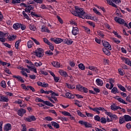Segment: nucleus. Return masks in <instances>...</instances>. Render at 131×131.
<instances>
[{"instance_id":"f257e3e1","label":"nucleus","mask_w":131,"mask_h":131,"mask_svg":"<svg viewBox=\"0 0 131 131\" xmlns=\"http://www.w3.org/2000/svg\"><path fill=\"white\" fill-rule=\"evenodd\" d=\"M43 53H45V51H43L42 48H38L34 52L36 57H38V58H42V57H43Z\"/></svg>"},{"instance_id":"f03ea898","label":"nucleus","mask_w":131,"mask_h":131,"mask_svg":"<svg viewBox=\"0 0 131 131\" xmlns=\"http://www.w3.org/2000/svg\"><path fill=\"white\" fill-rule=\"evenodd\" d=\"M85 12L83 10V8H80L77 6V17H79V18H82L84 16Z\"/></svg>"},{"instance_id":"7ed1b4c3","label":"nucleus","mask_w":131,"mask_h":131,"mask_svg":"<svg viewBox=\"0 0 131 131\" xmlns=\"http://www.w3.org/2000/svg\"><path fill=\"white\" fill-rule=\"evenodd\" d=\"M102 43L104 48H106V49H108V50H109L110 51H111V50H112L111 45H110V44L108 42L102 40Z\"/></svg>"},{"instance_id":"20e7f679","label":"nucleus","mask_w":131,"mask_h":131,"mask_svg":"<svg viewBox=\"0 0 131 131\" xmlns=\"http://www.w3.org/2000/svg\"><path fill=\"white\" fill-rule=\"evenodd\" d=\"M25 113H26V110L23 108H20L17 111L18 115H19V116H21V117H22Z\"/></svg>"},{"instance_id":"39448f33","label":"nucleus","mask_w":131,"mask_h":131,"mask_svg":"<svg viewBox=\"0 0 131 131\" xmlns=\"http://www.w3.org/2000/svg\"><path fill=\"white\" fill-rule=\"evenodd\" d=\"M34 9V7L32 5H28L26 7L25 12L26 13H30V11H32Z\"/></svg>"},{"instance_id":"423d86ee","label":"nucleus","mask_w":131,"mask_h":131,"mask_svg":"<svg viewBox=\"0 0 131 131\" xmlns=\"http://www.w3.org/2000/svg\"><path fill=\"white\" fill-rule=\"evenodd\" d=\"M115 20L116 21V22H118V23H119V24H124V20L117 16L115 17Z\"/></svg>"},{"instance_id":"0eeeda50","label":"nucleus","mask_w":131,"mask_h":131,"mask_svg":"<svg viewBox=\"0 0 131 131\" xmlns=\"http://www.w3.org/2000/svg\"><path fill=\"white\" fill-rule=\"evenodd\" d=\"M79 32V30H78V28L77 27L73 28L72 33L73 34V35H77Z\"/></svg>"},{"instance_id":"6e6552de","label":"nucleus","mask_w":131,"mask_h":131,"mask_svg":"<svg viewBox=\"0 0 131 131\" xmlns=\"http://www.w3.org/2000/svg\"><path fill=\"white\" fill-rule=\"evenodd\" d=\"M12 77H13V78H16V79H17L18 80V81H20V82H23V83H24V82H25L24 80H23V78H22V77L18 75V76H16V75H13L12 76Z\"/></svg>"},{"instance_id":"1a4fd4ad","label":"nucleus","mask_w":131,"mask_h":131,"mask_svg":"<svg viewBox=\"0 0 131 131\" xmlns=\"http://www.w3.org/2000/svg\"><path fill=\"white\" fill-rule=\"evenodd\" d=\"M12 129V126L11 125V124L8 123L7 124L4 128V130L5 131H9L11 130Z\"/></svg>"},{"instance_id":"9d476101","label":"nucleus","mask_w":131,"mask_h":131,"mask_svg":"<svg viewBox=\"0 0 131 131\" xmlns=\"http://www.w3.org/2000/svg\"><path fill=\"white\" fill-rule=\"evenodd\" d=\"M0 102H9V98L7 96H0Z\"/></svg>"},{"instance_id":"9b49d317","label":"nucleus","mask_w":131,"mask_h":131,"mask_svg":"<svg viewBox=\"0 0 131 131\" xmlns=\"http://www.w3.org/2000/svg\"><path fill=\"white\" fill-rule=\"evenodd\" d=\"M51 64L52 66H53V67H55L56 68H60V62L58 61H53Z\"/></svg>"},{"instance_id":"f8f14e48","label":"nucleus","mask_w":131,"mask_h":131,"mask_svg":"<svg viewBox=\"0 0 131 131\" xmlns=\"http://www.w3.org/2000/svg\"><path fill=\"white\" fill-rule=\"evenodd\" d=\"M123 61H124V62L125 63V64H127V65H129V66L131 67V61L129 60V59L126 58H124L123 57L122 58Z\"/></svg>"},{"instance_id":"ddd939ff","label":"nucleus","mask_w":131,"mask_h":131,"mask_svg":"<svg viewBox=\"0 0 131 131\" xmlns=\"http://www.w3.org/2000/svg\"><path fill=\"white\" fill-rule=\"evenodd\" d=\"M102 51L103 53L107 56H110L111 55V53H110V51L108 50L107 48H103Z\"/></svg>"},{"instance_id":"4468645a","label":"nucleus","mask_w":131,"mask_h":131,"mask_svg":"<svg viewBox=\"0 0 131 131\" xmlns=\"http://www.w3.org/2000/svg\"><path fill=\"white\" fill-rule=\"evenodd\" d=\"M21 27V24L15 23L13 25V28L15 30H18Z\"/></svg>"},{"instance_id":"2eb2a0df","label":"nucleus","mask_w":131,"mask_h":131,"mask_svg":"<svg viewBox=\"0 0 131 131\" xmlns=\"http://www.w3.org/2000/svg\"><path fill=\"white\" fill-rule=\"evenodd\" d=\"M66 98H68V99H74V95L70 93H67L66 94Z\"/></svg>"},{"instance_id":"dca6fc26","label":"nucleus","mask_w":131,"mask_h":131,"mask_svg":"<svg viewBox=\"0 0 131 131\" xmlns=\"http://www.w3.org/2000/svg\"><path fill=\"white\" fill-rule=\"evenodd\" d=\"M96 81L97 85L103 86V81L101 79H97Z\"/></svg>"},{"instance_id":"f3484780","label":"nucleus","mask_w":131,"mask_h":131,"mask_svg":"<svg viewBox=\"0 0 131 131\" xmlns=\"http://www.w3.org/2000/svg\"><path fill=\"white\" fill-rule=\"evenodd\" d=\"M51 124L53 126L55 127V128H60V125L56 122L52 121Z\"/></svg>"},{"instance_id":"a211bd4d","label":"nucleus","mask_w":131,"mask_h":131,"mask_svg":"<svg viewBox=\"0 0 131 131\" xmlns=\"http://www.w3.org/2000/svg\"><path fill=\"white\" fill-rule=\"evenodd\" d=\"M59 73H60V75H62L63 76H64V77H67V76H68L67 73L63 70H59Z\"/></svg>"},{"instance_id":"6ab92c4d","label":"nucleus","mask_w":131,"mask_h":131,"mask_svg":"<svg viewBox=\"0 0 131 131\" xmlns=\"http://www.w3.org/2000/svg\"><path fill=\"white\" fill-rule=\"evenodd\" d=\"M124 118L125 119V121H131V117L130 116L125 115L124 116Z\"/></svg>"},{"instance_id":"aec40b11","label":"nucleus","mask_w":131,"mask_h":131,"mask_svg":"<svg viewBox=\"0 0 131 131\" xmlns=\"http://www.w3.org/2000/svg\"><path fill=\"white\" fill-rule=\"evenodd\" d=\"M73 43V41L71 40H68V39H66V41H64V43H66L67 45H68V46H70V45H72Z\"/></svg>"},{"instance_id":"412c9836","label":"nucleus","mask_w":131,"mask_h":131,"mask_svg":"<svg viewBox=\"0 0 131 131\" xmlns=\"http://www.w3.org/2000/svg\"><path fill=\"white\" fill-rule=\"evenodd\" d=\"M111 93H112L113 94H116V93H117V94H119V91H118V89H117V88L114 87L112 90Z\"/></svg>"},{"instance_id":"4be33fe9","label":"nucleus","mask_w":131,"mask_h":131,"mask_svg":"<svg viewBox=\"0 0 131 131\" xmlns=\"http://www.w3.org/2000/svg\"><path fill=\"white\" fill-rule=\"evenodd\" d=\"M88 108H89L90 110H92V111H95V112H96V113L98 114L100 113V111H99L98 110V107H95L94 108H93L91 106H89Z\"/></svg>"},{"instance_id":"5701e85b","label":"nucleus","mask_w":131,"mask_h":131,"mask_svg":"<svg viewBox=\"0 0 131 131\" xmlns=\"http://www.w3.org/2000/svg\"><path fill=\"white\" fill-rule=\"evenodd\" d=\"M117 85L120 91H122V92H126V90L123 86H122V85L118 84Z\"/></svg>"},{"instance_id":"b1692460","label":"nucleus","mask_w":131,"mask_h":131,"mask_svg":"<svg viewBox=\"0 0 131 131\" xmlns=\"http://www.w3.org/2000/svg\"><path fill=\"white\" fill-rule=\"evenodd\" d=\"M63 41V39L59 38H56L54 40V42L55 43H61Z\"/></svg>"},{"instance_id":"393cba45","label":"nucleus","mask_w":131,"mask_h":131,"mask_svg":"<svg viewBox=\"0 0 131 131\" xmlns=\"http://www.w3.org/2000/svg\"><path fill=\"white\" fill-rule=\"evenodd\" d=\"M51 92H52V90H50V91H45L43 90V89H41L40 90V93L41 94H45L46 95H49V94H50V93H51Z\"/></svg>"},{"instance_id":"a878e982","label":"nucleus","mask_w":131,"mask_h":131,"mask_svg":"<svg viewBox=\"0 0 131 131\" xmlns=\"http://www.w3.org/2000/svg\"><path fill=\"white\" fill-rule=\"evenodd\" d=\"M44 104H45V105H47V106H50V107H54V104H52V103H51L49 101H45Z\"/></svg>"},{"instance_id":"bb28decb","label":"nucleus","mask_w":131,"mask_h":131,"mask_svg":"<svg viewBox=\"0 0 131 131\" xmlns=\"http://www.w3.org/2000/svg\"><path fill=\"white\" fill-rule=\"evenodd\" d=\"M28 45V48L29 49H31L32 48V46H33V42L31 40H30L27 43Z\"/></svg>"},{"instance_id":"cd10ccee","label":"nucleus","mask_w":131,"mask_h":131,"mask_svg":"<svg viewBox=\"0 0 131 131\" xmlns=\"http://www.w3.org/2000/svg\"><path fill=\"white\" fill-rule=\"evenodd\" d=\"M117 100L118 101V102H120V103H122V104H125L126 105L127 104V103H126L125 101L123 100L121 98H117Z\"/></svg>"},{"instance_id":"c85d7f7f","label":"nucleus","mask_w":131,"mask_h":131,"mask_svg":"<svg viewBox=\"0 0 131 131\" xmlns=\"http://www.w3.org/2000/svg\"><path fill=\"white\" fill-rule=\"evenodd\" d=\"M77 114H78V115H79V116H80L81 117H83L84 118V117H86L85 115H84L83 114H82V113L80 111H79V110L77 111Z\"/></svg>"},{"instance_id":"c756f323","label":"nucleus","mask_w":131,"mask_h":131,"mask_svg":"<svg viewBox=\"0 0 131 131\" xmlns=\"http://www.w3.org/2000/svg\"><path fill=\"white\" fill-rule=\"evenodd\" d=\"M41 31L42 32H48V33H50V31L49 30V29H47L46 27H42Z\"/></svg>"},{"instance_id":"7c9ffc66","label":"nucleus","mask_w":131,"mask_h":131,"mask_svg":"<svg viewBox=\"0 0 131 131\" xmlns=\"http://www.w3.org/2000/svg\"><path fill=\"white\" fill-rule=\"evenodd\" d=\"M20 42H21V40H18L15 42V47L17 50H19V45L20 44Z\"/></svg>"},{"instance_id":"2f4dec72","label":"nucleus","mask_w":131,"mask_h":131,"mask_svg":"<svg viewBox=\"0 0 131 131\" xmlns=\"http://www.w3.org/2000/svg\"><path fill=\"white\" fill-rule=\"evenodd\" d=\"M75 11H73L72 14L77 17V6H75Z\"/></svg>"},{"instance_id":"473e14b6","label":"nucleus","mask_w":131,"mask_h":131,"mask_svg":"<svg viewBox=\"0 0 131 131\" xmlns=\"http://www.w3.org/2000/svg\"><path fill=\"white\" fill-rule=\"evenodd\" d=\"M78 67L81 70H84L85 69V67L83 63H80L78 64Z\"/></svg>"},{"instance_id":"72a5a7b5","label":"nucleus","mask_w":131,"mask_h":131,"mask_svg":"<svg viewBox=\"0 0 131 131\" xmlns=\"http://www.w3.org/2000/svg\"><path fill=\"white\" fill-rule=\"evenodd\" d=\"M97 34L99 36H101V37H104V36H105V35H104L103 32L100 30L97 31Z\"/></svg>"},{"instance_id":"f704fd0d","label":"nucleus","mask_w":131,"mask_h":131,"mask_svg":"<svg viewBox=\"0 0 131 131\" xmlns=\"http://www.w3.org/2000/svg\"><path fill=\"white\" fill-rule=\"evenodd\" d=\"M61 113L64 115V116H71L70 113L67 111L62 112Z\"/></svg>"},{"instance_id":"c9c22d12","label":"nucleus","mask_w":131,"mask_h":131,"mask_svg":"<svg viewBox=\"0 0 131 131\" xmlns=\"http://www.w3.org/2000/svg\"><path fill=\"white\" fill-rule=\"evenodd\" d=\"M89 69L92 71H95V72H97V68L91 66H89Z\"/></svg>"},{"instance_id":"e433bc0d","label":"nucleus","mask_w":131,"mask_h":131,"mask_svg":"<svg viewBox=\"0 0 131 131\" xmlns=\"http://www.w3.org/2000/svg\"><path fill=\"white\" fill-rule=\"evenodd\" d=\"M11 3L13 5H17V4H20L21 3V0H12Z\"/></svg>"},{"instance_id":"4c0bfd02","label":"nucleus","mask_w":131,"mask_h":131,"mask_svg":"<svg viewBox=\"0 0 131 131\" xmlns=\"http://www.w3.org/2000/svg\"><path fill=\"white\" fill-rule=\"evenodd\" d=\"M83 28L86 33H88V34L91 33V29H89V28H86V27H83Z\"/></svg>"},{"instance_id":"58836bf2","label":"nucleus","mask_w":131,"mask_h":131,"mask_svg":"<svg viewBox=\"0 0 131 131\" xmlns=\"http://www.w3.org/2000/svg\"><path fill=\"white\" fill-rule=\"evenodd\" d=\"M16 36L12 35V36H8V39L10 40V41H11V40H14V39H16Z\"/></svg>"},{"instance_id":"ea45409f","label":"nucleus","mask_w":131,"mask_h":131,"mask_svg":"<svg viewBox=\"0 0 131 131\" xmlns=\"http://www.w3.org/2000/svg\"><path fill=\"white\" fill-rule=\"evenodd\" d=\"M1 85L2 88H3L4 89H6V81L5 80H3L2 81V82H1Z\"/></svg>"},{"instance_id":"a19ab883","label":"nucleus","mask_w":131,"mask_h":131,"mask_svg":"<svg viewBox=\"0 0 131 131\" xmlns=\"http://www.w3.org/2000/svg\"><path fill=\"white\" fill-rule=\"evenodd\" d=\"M29 28L30 30H32L33 31H35V30H36V28L32 25L29 26Z\"/></svg>"},{"instance_id":"79ce46f5","label":"nucleus","mask_w":131,"mask_h":131,"mask_svg":"<svg viewBox=\"0 0 131 131\" xmlns=\"http://www.w3.org/2000/svg\"><path fill=\"white\" fill-rule=\"evenodd\" d=\"M45 54H46V55H49V56H53L54 55V53L52 52L51 50H48L47 51H46Z\"/></svg>"},{"instance_id":"37998d69","label":"nucleus","mask_w":131,"mask_h":131,"mask_svg":"<svg viewBox=\"0 0 131 131\" xmlns=\"http://www.w3.org/2000/svg\"><path fill=\"white\" fill-rule=\"evenodd\" d=\"M30 15L32 16V17H40V15H37L35 12H31L30 13Z\"/></svg>"},{"instance_id":"c03bdc74","label":"nucleus","mask_w":131,"mask_h":131,"mask_svg":"<svg viewBox=\"0 0 131 131\" xmlns=\"http://www.w3.org/2000/svg\"><path fill=\"white\" fill-rule=\"evenodd\" d=\"M125 122V121L124 120V118L123 117H120L119 119V124H122V123H124Z\"/></svg>"},{"instance_id":"a18cd8bd","label":"nucleus","mask_w":131,"mask_h":131,"mask_svg":"<svg viewBox=\"0 0 131 131\" xmlns=\"http://www.w3.org/2000/svg\"><path fill=\"white\" fill-rule=\"evenodd\" d=\"M100 122H101V123H106L107 122V120L104 117H102L100 119Z\"/></svg>"},{"instance_id":"49530a36","label":"nucleus","mask_w":131,"mask_h":131,"mask_svg":"<svg viewBox=\"0 0 131 131\" xmlns=\"http://www.w3.org/2000/svg\"><path fill=\"white\" fill-rule=\"evenodd\" d=\"M82 19H91V16H89V15H86V13L85 12V15H84V16H83Z\"/></svg>"},{"instance_id":"de8ad7c7","label":"nucleus","mask_w":131,"mask_h":131,"mask_svg":"<svg viewBox=\"0 0 131 131\" xmlns=\"http://www.w3.org/2000/svg\"><path fill=\"white\" fill-rule=\"evenodd\" d=\"M56 17H57V18L58 19V21H59V22L61 24H63V23H64V22L63 21V19H62V18H61V17L59 15H57Z\"/></svg>"},{"instance_id":"09e8293b","label":"nucleus","mask_w":131,"mask_h":131,"mask_svg":"<svg viewBox=\"0 0 131 131\" xmlns=\"http://www.w3.org/2000/svg\"><path fill=\"white\" fill-rule=\"evenodd\" d=\"M45 120H47V121H52V120H53V118L49 116L46 117Z\"/></svg>"},{"instance_id":"8fccbe9b","label":"nucleus","mask_w":131,"mask_h":131,"mask_svg":"<svg viewBox=\"0 0 131 131\" xmlns=\"http://www.w3.org/2000/svg\"><path fill=\"white\" fill-rule=\"evenodd\" d=\"M36 102H40L41 103H45V100L37 97L36 98Z\"/></svg>"},{"instance_id":"3c124183","label":"nucleus","mask_w":131,"mask_h":131,"mask_svg":"<svg viewBox=\"0 0 131 131\" xmlns=\"http://www.w3.org/2000/svg\"><path fill=\"white\" fill-rule=\"evenodd\" d=\"M31 39H32V40H33L34 42H35L36 45H38V46H39V45H40V43H39V42L37 41V40L33 38V37H31Z\"/></svg>"},{"instance_id":"603ef678","label":"nucleus","mask_w":131,"mask_h":131,"mask_svg":"<svg viewBox=\"0 0 131 131\" xmlns=\"http://www.w3.org/2000/svg\"><path fill=\"white\" fill-rule=\"evenodd\" d=\"M87 23H88V24H89V25H90V26H93V28H95V27L96 26V25H95V23H94L91 21H88Z\"/></svg>"},{"instance_id":"864d4df0","label":"nucleus","mask_w":131,"mask_h":131,"mask_svg":"<svg viewBox=\"0 0 131 131\" xmlns=\"http://www.w3.org/2000/svg\"><path fill=\"white\" fill-rule=\"evenodd\" d=\"M94 119L95 120H96V121H100L101 118L100 116H99V115H96L94 116Z\"/></svg>"},{"instance_id":"5fc2aeb1","label":"nucleus","mask_w":131,"mask_h":131,"mask_svg":"<svg viewBox=\"0 0 131 131\" xmlns=\"http://www.w3.org/2000/svg\"><path fill=\"white\" fill-rule=\"evenodd\" d=\"M43 41L45 42V43H47V45H51V42L49 41V40L47 39L46 38H43Z\"/></svg>"},{"instance_id":"6e6d98bb","label":"nucleus","mask_w":131,"mask_h":131,"mask_svg":"<svg viewBox=\"0 0 131 131\" xmlns=\"http://www.w3.org/2000/svg\"><path fill=\"white\" fill-rule=\"evenodd\" d=\"M21 88H23L24 90H26V91H29V89H28V88L26 87V85H25L24 84H21Z\"/></svg>"},{"instance_id":"4d7b16f0","label":"nucleus","mask_w":131,"mask_h":131,"mask_svg":"<svg viewBox=\"0 0 131 131\" xmlns=\"http://www.w3.org/2000/svg\"><path fill=\"white\" fill-rule=\"evenodd\" d=\"M93 11H94V13H95V14H97V15H101V13L100 12L98 11V10H97V9H96L95 8H94L93 9Z\"/></svg>"},{"instance_id":"13d9d810","label":"nucleus","mask_w":131,"mask_h":131,"mask_svg":"<svg viewBox=\"0 0 131 131\" xmlns=\"http://www.w3.org/2000/svg\"><path fill=\"white\" fill-rule=\"evenodd\" d=\"M116 108V106L115 105V104L114 103L111 106V109L112 110H113V111H115Z\"/></svg>"},{"instance_id":"bf43d9fd","label":"nucleus","mask_w":131,"mask_h":131,"mask_svg":"<svg viewBox=\"0 0 131 131\" xmlns=\"http://www.w3.org/2000/svg\"><path fill=\"white\" fill-rule=\"evenodd\" d=\"M123 70L121 69H119L118 70V72L120 74V75H121V76H123L124 74H123V72L122 71Z\"/></svg>"},{"instance_id":"052dcab7","label":"nucleus","mask_w":131,"mask_h":131,"mask_svg":"<svg viewBox=\"0 0 131 131\" xmlns=\"http://www.w3.org/2000/svg\"><path fill=\"white\" fill-rule=\"evenodd\" d=\"M83 87H82L80 84L76 85V89H78V91H81Z\"/></svg>"},{"instance_id":"680f3d73","label":"nucleus","mask_w":131,"mask_h":131,"mask_svg":"<svg viewBox=\"0 0 131 131\" xmlns=\"http://www.w3.org/2000/svg\"><path fill=\"white\" fill-rule=\"evenodd\" d=\"M66 84L68 89H75V87H74L73 85H70L67 83H66Z\"/></svg>"},{"instance_id":"e2e57ef3","label":"nucleus","mask_w":131,"mask_h":131,"mask_svg":"<svg viewBox=\"0 0 131 131\" xmlns=\"http://www.w3.org/2000/svg\"><path fill=\"white\" fill-rule=\"evenodd\" d=\"M28 90L30 89V90H31V91L32 92H35V89H34L32 86L28 85Z\"/></svg>"},{"instance_id":"0e129e2a","label":"nucleus","mask_w":131,"mask_h":131,"mask_svg":"<svg viewBox=\"0 0 131 131\" xmlns=\"http://www.w3.org/2000/svg\"><path fill=\"white\" fill-rule=\"evenodd\" d=\"M54 77V81H55V82H58L59 81V80H60V77H56V76Z\"/></svg>"},{"instance_id":"69168bd1","label":"nucleus","mask_w":131,"mask_h":131,"mask_svg":"<svg viewBox=\"0 0 131 131\" xmlns=\"http://www.w3.org/2000/svg\"><path fill=\"white\" fill-rule=\"evenodd\" d=\"M48 46H49V49H50L51 51H54V45H53V43H51V45H48Z\"/></svg>"},{"instance_id":"338daca9","label":"nucleus","mask_w":131,"mask_h":131,"mask_svg":"<svg viewBox=\"0 0 131 131\" xmlns=\"http://www.w3.org/2000/svg\"><path fill=\"white\" fill-rule=\"evenodd\" d=\"M84 126L85 127H92V125L91 124L88 123V122H86Z\"/></svg>"},{"instance_id":"774afa93","label":"nucleus","mask_w":131,"mask_h":131,"mask_svg":"<svg viewBox=\"0 0 131 131\" xmlns=\"http://www.w3.org/2000/svg\"><path fill=\"white\" fill-rule=\"evenodd\" d=\"M20 29H21V30H25V29H26V26L23 24H21Z\"/></svg>"}]
</instances>
